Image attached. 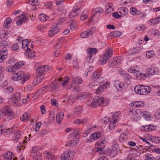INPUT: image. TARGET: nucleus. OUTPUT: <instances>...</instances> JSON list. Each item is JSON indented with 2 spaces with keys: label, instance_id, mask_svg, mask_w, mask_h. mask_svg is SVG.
Wrapping results in <instances>:
<instances>
[{
  "label": "nucleus",
  "instance_id": "1",
  "mask_svg": "<svg viewBox=\"0 0 160 160\" xmlns=\"http://www.w3.org/2000/svg\"><path fill=\"white\" fill-rule=\"evenodd\" d=\"M90 100H88L87 102V104H90V106L95 108L98 105L105 106H107L109 104V100L104 97H100L98 98L95 97L90 103Z\"/></svg>",
  "mask_w": 160,
  "mask_h": 160
},
{
  "label": "nucleus",
  "instance_id": "2",
  "mask_svg": "<svg viewBox=\"0 0 160 160\" xmlns=\"http://www.w3.org/2000/svg\"><path fill=\"white\" fill-rule=\"evenodd\" d=\"M151 88L147 86L138 85L136 86L134 88L135 92L139 95H145L147 92H150Z\"/></svg>",
  "mask_w": 160,
  "mask_h": 160
},
{
  "label": "nucleus",
  "instance_id": "3",
  "mask_svg": "<svg viewBox=\"0 0 160 160\" xmlns=\"http://www.w3.org/2000/svg\"><path fill=\"white\" fill-rule=\"evenodd\" d=\"M72 82L70 89L73 92L79 91V88L78 83H81L83 80L80 77H73L72 78Z\"/></svg>",
  "mask_w": 160,
  "mask_h": 160
},
{
  "label": "nucleus",
  "instance_id": "4",
  "mask_svg": "<svg viewBox=\"0 0 160 160\" xmlns=\"http://www.w3.org/2000/svg\"><path fill=\"white\" fill-rule=\"evenodd\" d=\"M107 141V138L104 137L101 138L97 143L98 146L97 152L100 154H103L104 153L105 151V144Z\"/></svg>",
  "mask_w": 160,
  "mask_h": 160
},
{
  "label": "nucleus",
  "instance_id": "5",
  "mask_svg": "<svg viewBox=\"0 0 160 160\" xmlns=\"http://www.w3.org/2000/svg\"><path fill=\"white\" fill-rule=\"evenodd\" d=\"M13 77L12 78L13 80L16 81L21 80L22 83L24 82L29 78L22 71H19L17 72L13 73Z\"/></svg>",
  "mask_w": 160,
  "mask_h": 160
},
{
  "label": "nucleus",
  "instance_id": "6",
  "mask_svg": "<svg viewBox=\"0 0 160 160\" xmlns=\"http://www.w3.org/2000/svg\"><path fill=\"white\" fill-rule=\"evenodd\" d=\"M112 54V50L111 48H108L99 61V63L102 64L105 63L111 57Z\"/></svg>",
  "mask_w": 160,
  "mask_h": 160
},
{
  "label": "nucleus",
  "instance_id": "7",
  "mask_svg": "<svg viewBox=\"0 0 160 160\" xmlns=\"http://www.w3.org/2000/svg\"><path fill=\"white\" fill-rule=\"evenodd\" d=\"M101 71L97 70L93 73L91 77L92 79H95L98 84L102 83L105 80V78L101 77Z\"/></svg>",
  "mask_w": 160,
  "mask_h": 160
},
{
  "label": "nucleus",
  "instance_id": "8",
  "mask_svg": "<svg viewBox=\"0 0 160 160\" xmlns=\"http://www.w3.org/2000/svg\"><path fill=\"white\" fill-rule=\"evenodd\" d=\"M96 29L94 27H92L88 30L82 32L80 34V37L82 38H86L88 37H91L93 34L95 32Z\"/></svg>",
  "mask_w": 160,
  "mask_h": 160
},
{
  "label": "nucleus",
  "instance_id": "9",
  "mask_svg": "<svg viewBox=\"0 0 160 160\" xmlns=\"http://www.w3.org/2000/svg\"><path fill=\"white\" fill-rule=\"evenodd\" d=\"M101 133L99 132H94L89 137V138L86 141V142L88 143L93 142L100 138L101 137Z\"/></svg>",
  "mask_w": 160,
  "mask_h": 160
},
{
  "label": "nucleus",
  "instance_id": "10",
  "mask_svg": "<svg viewBox=\"0 0 160 160\" xmlns=\"http://www.w3.org/2000/svg\"><path fill=\"white\" fill-rule=\"evenodd\" d=\"M73 157L70 151H67L61 155V160H71Z\"/></svg>",
  "mask_w": 160,
  "mask_h": 160
},
{
  "label": "nucleus",
  "instance_id": "11",
  "mask_svg": "<svg viewBox=\"0 0 160 160\" xmlns=\"http://www.w3.org/2000/svg\"><path fill=\"white\" fill-rule=\"evenodd\" d=\"M7 55V49L5 47H3L0 51V62H2L5 59Z\"/></svg>",
  "mask_w": 160,
  "mask_h": 160
},
{
  "label": "nucleus",
  "instance_id": "12",
  "mask_svg": "<svg viewBox=\"0 0 160 160\" xmlns=\"http://www.w3.org/2000/svg\"><path fill=\"white\" fill-rule=\"evenodd\" d=\"M156 129V127L151 125L142 126L141 128V130L143 132L152 131Z\"/></svg>",
  "mask_w": 160,
  "mask_h": 160
},
{
  "label": "nucleus",
  "instance_id": "13",
  "mask_svg": "<svg viewBox=\"0 0 160 160\" xmlns=\"http://www.w3.org/2000/svg\"><path fill=\"white\" fill-rule=\"evenodd\" d=\"M158 72V68L153 67L147 69L146 72L148 74V77L150 75L157 74Z\"/></svg>",
  "mask_w": 160,
  "mask_h": 160
},
{
  "label": "nucleus",
  "instance_id": "14",
  "mask_svg": "<svg viewBox=\"0 0 160 160\" xmlns=\"http://www.w3.org/2000/svg\"><path fill=\"white\" fill-rule=\"evenodd\" d=\"M114 85V87L118 91L121 92L123 89L122 83L118 80L115 81Z\"/></svg>",
  "mask_w": 160,
  "mask_h": 160
},
{
  "label": "nucleus",
  "instance_id": "15",
  "mask_svg": "<svg viewBox=\"0 0 160 160\" xmlns=\"http://www.w3.org/2000/svg\"><path fill=\"white\" fill-rule=\"evenodd\" d=\"M89 121V119L88 118L85 117L82 119H77L74 121V123L78 124H85L87 123Z\"/></svg>",
  "mask_w": 160,
  "mask_h": 160
},
{
  "label": "nucleus",
  "instance_id": "16",
  "mask_svg": "<svg viewBox=\"0 0 160 160\" xmlns=\"http://www.w3.org/2000/svg\"><path fill=\"white\" fill-rule=\"evenodd\" d=\"M92 94L89 92H84L80 95H78L77 97V99L82 100L87 98H90Z\"/></svg>",
  "mask_w": 160,
  "mask_h": 160
},
{
  "label": "nucleus",
  "instance_id": "17",
  "mask_svg": "<svg viewBox=\"0 0 160 160\" xmlns=\"http://www.w3.org/2000/svg\"><path fill=\"white\" fill-rule=\"evenodd\" d=\"M108 85H109V83L107 82L98 87L96 89V93L98 94L101 93L106 88Z\"/></svg>",
  "mask_w": 160,
  "mask_h": 160
},
{
  "label": "nucleus",
  "instance_id": "18",
  "mask_svg": "<svg viewBox=\"0 0 160 160\" xmlns=\"http://www.w3.org/2000/svg\"><path fill=\"white\" fill-rule=\"evenodd\" d=\"M21 94L20 93H17L14 94L12 96V101L15 104L20 101Z\"/></svg>",
  "mask_w": 160,
  "mask_h": 160
},
{
  "label": "nucleus",
  "instance_id": "19",
  "mask_svg": "<svg viewBox=\"0 0 160 160\" xmlns=\"http://www.w3.org/2000/svg\"><path fill=\"white\" fill-rule=\"evenodd\" d=\"M79 11V9H76V8H74L69 13L68 15V17L69 18H72L78 15V12Z\"/></svg>",
  "mask_w": 160,
  "mask_h": 160
},
{
  "label": "nucleus",
  "instance_id": "20",
  "mask_svg": "<svg viewBox=\"0 0 160 160\" xmlns=\"http://www.w3.org/2000/svg\"><path fill=\"white\" fill-rule=\"evenodd\" d=\"M137 78L138 79H140L141 78L144 79V78L148 77V74L146 73H143L140 72L138 71H137V73L136 75Z\"/></svg>",
  "mask_w": 160,
  "mask_h": 160
},
{
  "label": "nucleus",
  "instance_id": "21",
  "mask_svg": "<svg viewBox=\"0 0 160 160\" xmlns=\"http://www.w3.org/2000/svg\"><path fill=\"white\" fill-rule=\"evenodd\" d=\"M119 13L122 16L125 15L128 12V10L126 8L122 7L118 9Z\"/></svg>",
  "mask_w": 160,
  "mask_h": 160
},
{
  "label": "nucleus",
  "instance_id": "22",
  "mask_svg": "<svg viewBox=\"0 0 160 160\" xmlns=\"http://www.w3.org/2000/svg\"><path fill=\"white\" fill-rule=\"evenodd\" d=\"M44 78V76L43 74L35 78L33 82V83H34L35 85L36 86V85L38 84V83L41 82Z\"/></svg>",
  "mask_w": 160,
  "mask_h": 160
},
{
  "label": "nucleus",
  "instance_id": "23",
  "mask_svg": "<svg viewBox=\"0 0 160 160\" xmlns=\"http://www.w3.org/2000/svg\"><path fill=\"white\" fill-rule=\"evenodd\" d=\"M86 51L88 55L90 56H92V55L93 54H95L98 51L97 49L92 48H90L87 49Z\"/></svg>",
  "mask_w": 160,
  "mask_h": 160
},
{
  "label": "nucleus",
  "instance_id": "24",
  "mask_svg": "<svg viewBox=\"0 0 160 160\" xmlns=\"http://www.w3.org/2000/svg\"><path fill=\"white\" fill-rule=\"evenodd\" d=\"M63 38L61 37L59 38L57 41L56 45L55 46V48L56 49H59L62 46V44L63 42Z\"/></svg>",
  "mask_w": 160,
  "mask_h": 160
},
{
  "label": "nucleus",
  "instance_id": "25",
  "mask_svg": "<svg viewBox=\"0 0 160 160\" xmlns=\"http://www.w3.org/2000/svg\"><path fill=\"white\" fill-rule=\"evenodd\" d=\"M20 15V16H19V18H21V17H23L16 22V23L18 26H20L23 22H25L28 19L27 18L25 17L23 15H22L21 14Z\"/></svg>",
  "mask_w": 160,
  "mask_h": 160
},
{
  "label": "nucleus",
  "instance_id": "26",
  "mask_svg": "<svg viewBox=\"0 0 160 160\" xmlns=\"http://www.w3.org/2000/svg\"><path fill=\"white\" fill-rule=\"evenodd\" d=\"M128 137L126 134L122 133L121 134L119 138V140L120 142L122 143H124L125 142L127 139Z\"/></svg>",
  "mask_w": 160,
  "mask_h": 160
},
{
  "label": "nucleus",
  "instance_id": "27",
  "mask_svg": "<svg viewBox=\"0 0 160 160\" xmlns=\"http://www.w3.org/2000/svg\"><path fill=\"white\" fill-rule=\"evenodd\" d=\"M78 143V141H75L74 140H72L68 141L66 145L70 147H75L76 146Z\"/></svg>",
  "mask_w": 160,
  "mask_h": 160
},
{
  "label": "nucleus",
  "instance_id": "28",
  "mask_svg": "<svg viewBox=\"0 0 160 160\" xmlns=\"http://www.w3.org/2000/svg\"><path fill=\"white\" fill-rule=\"evenodd\" d=\"M14 156V155L13 153L10 152H8L4 154V158L8 160H11Z\"/></svg>",
  "mask_w": 160,
  "mask_h": 160
},
{
  "label": "nucleus",
  "instance_id": "29",
  "mask_svg": "<svg viewBox=\"0 0 160 160\" xmlns=\"http://www.w3.org/2000/svg\"><path fill=\"white\" fill-rule=\"evenodd\" d=\"M83 109V107L81 106H78L75 108L74 112L76 114L79 115L82 113Z\"/></svg>",
  "mask_w": 160,
  "mask_h": 160
},
{
  "label": "nucleus",
  "instance_id": "30",
  "mask_svg": "<svg viewBox=\"0 0 160 160\" xmlns=\"http://www.w3.org/2000/svg\"><path fill=\"white\" fill-rule=\"evenodd\" d=\"M130 11L133 15H138L140 13V11H138L135 8L131 7L130 9Z\"/></svg>",
  "mask_w": 160,
  "mask_h": 160
},
{
  "label": "nucleus",
  "instance_id": "31",
  "mask_svg": "<svg viewBox=\"0 0 160 160\" xmlns=\"http://www.w3.org/2000/svg\"><path fill=\"white\" fill-rule=\"evenodd\" d=\"M77 96L70 95L68 97V100L69 102L70 101L71 102H75L76 100L78 99H77Z\"/></svg>",
  "mask_w": 160,
  "mask_h": 160
},
{
  "label": "nucleus",
  "instance_id": "32",
  "mask_svg": "<svg viewBox=\"0 0 160 160\" xmlns=\"http://www.w3.org/2000/svg\"><path fill=\"white\" fill-rule=\"evenodd\" d=\"M30 119L29 116L27 113H25L20 118L22 121H26Z\"/></svg>",
  "mask_w": 160,
  "mask_h": 160
},
{
  "label": "nucleus",
  "instance_id": "33",
  "mask_svg": "<svg viewBox=\"0 0 160 160\" xmlns=\"http://www.w3.org/2000/svg\"><path fill=\"white\" fill-rule=\"evenodd\" d=\"M21 136V132L20 131H18L16 132L14 136H13V140L16 141L17 142Z\"/></svg>",
  "mask_w": 160,
  "mask_h": 160
},
{
  "label": "nucleus",
  "instance_id": "34",
  "mask_svg": "<svg viewBox=\"0 0 160 160\" xmlns=\"http://www.w3.org/2000/svg\"><path fill=\"white\" fill-rule=\"evenodd\" d=\"M134 105L135 107L140 108L144 106V104L142 101H135L134 102Z\"/></svg>",
  "mask_w": 160,
  "mask_h": 160
},
{
  "label": "nucleus",
  "instance_id": "35",
  "mask_svg": "<svg viewBox=\"0 0 160 160\" xmlns=\"http://www.w3.org/2000/svg\"><path fill=\"white\" fill-rule=\"evenodd\" d=\"M49 18V17L47 16L46 15L44 14H41L40 17H39V19L41 21L45 22L46 20H48Z\"/></svg>",
  "mask_w": 160,
  "mask_h": 160
},
{
  "label": "nucleus",
  "instance_id": "36",
  "mask_svg": "<svg viewBox=\"0 0 160 160\" xmlns=\"http://www.w3.org/2000/svg\"><path fill=\"white\" fill-rule=\"evenodd\" d=\"M116 63L115 61L114 58L111 59L109 62V66L110 67H115L117 66Z\"/></svg>",
  "mask_w": 160,
  "mask_h": 160
},
{
  "label": "nucleus",
  "instance_id": "37",
  "mask_svg": "<svg viewBox=\"0 0 160 160\" xmlns=\"http://www.w3.org/2000/svg\"><path fill=\"white\" fill-rule=\"evenodd\" d=\"M122 33L119 31H116L110 33L111 35L114 37H119L122 35Z\"/></svg>",
  "mask_w": 160,
  "mask_h": 160
},
{
  "label": "nucleus",
  "instance_id": "38",
  "mask_svg": "<svg viewBox=\"0 0 160 160\" xmlns=\"http://www.w3.org/2000/svg\"><path fill=\"white\" fill-rule=\"evenodd\" d=\"M93 79L94 81L90 82L89 84V86L91 88L93 87L96 88L97 86L98 85V83H96V80L95 79Z\"/></svg>",
  "mask_w": 160,
  "mask_h": 160
},
{
  "label": "nucleus",
  "instance_id": "39",
  "mask_svg": "<svg viewBox=\"0 0 160 160\" xmlns=\"http://www.w3.org/2000/svg\"><path fill=\"white\" fill-rule=\"evenodd\" d=\"M154 52L153 51H149L146 52V55L148 58L152 57L154 56Z\"/></svg>",
  "mask_w": 160,
  "mask_h": 160
},
{
  "label": "nucleus",
  "instance_id": "40",
  "mask_svg": "<svg viewBox=\"0 0 160 160\" xmlns=\"http://www.w3.org/2000/svg\"><path fill=\"white\" fill-rule=\"evenodd\" d=\"M38 2V0H28L27 2V3L32 6H36L37 5L36 4Z\"/></svg>",
  "mask_w": 160,
  "mask_h": 160
},
{
  "label": "nucleus",
  "instance_id": "41",
  "mask_svg": "<svg viewBox=\"0 0 160 160\" xmlns=\"http://www.w3.org/2000/svg\"><path fill=\"white\" fill-rule=\"evenodd\" d=\"M135 117L137 118L138 116L136 115H140L141 116H142V114L144 112H142V110L140 109H135Z\"/></svg>",
  "mask_w": 160,
  "mask_h": 160
},
{
  "label": "nucleus",
  "instance_id": "42",
  "mask_svg": "<svg viewBox=\"0 0 160 160\" xmlns=\"http://www.w3.org/2000/svg\"><path fill=\"white\" fill-rule=\"evenodd\" d=\"M142 117L147 120H149L150 119V117L149 114V113L146 111L143 112V113L142 116Z\"/></svg>",
  "mask_w": 160,
  "mask_h": 160
},
{
  "label": "nucleus",
  "instance_id": "43",
  "mask_svg": "<svg viewBox=\"0 0 160 160\" xmlns=\"http://www.w3.org/2000/svg\"><path fill=\"white\" fill-rule=\"evenodd\" d=\"M13 90V88L12 86L8 87L6 88L4 91L6 93H10L12 92Z\"/></svg>",
  "mask_w": 160,
  "mask_h": 160
},
{
  "label": "nucleus",
  "instance_id": "44",
  "mask_svg": "<svg viewBox=\"0 0 160 160\" xmlns=\"http://www.w3.org/2000/svg\"><path fill=\"white\" fill-rule=\"evenodd\" d=\"M70 28L72 30H74L77 27L76 23L75 21L72 22L70 25Z\"/></svg>",
  "mask_w": 160,
  "mask_h": 160
},
{
  "label": "nucleus",
  "instance_id": "45",
  "mask_svg": "<svg viewBox=\"0 0 160 160\" xmlns=\"http://www.w3.org/2000/svg\"><path fill=\"white\" fill-rule=\"evenodd\" d=\"M28 45V43H25L24 41L22 42V48L26 51H28L30 49Z\"/></svg>",
  "mask_w": 160,
  "mask_h": 160
},
{
  "label": "nucleus",
  "instance_id": "46",
  "mask_svg": "<svg viewBox=\"0 0 160 160\" xmlns=\"http://www.w3.org/2000/svg\"><path fill=\"white\" fill-rule=\"evenodd\" d=\"M44 71V69L42 66H41L38 68L36 70V73L37 74H39L42 73Z\"/></svg>",
  "mask_w": 160,
  "mask_h": 160
},
{
  "label": "nucleus",
  "instance_id": "47",
  "mask_svg": "<svg viewBox=\"0 0 160 160\" xmlns=\"http://www.w3.org/2000/svg\"><path fill=\"white\" fill-rule=\"evenodd\" d=\"M47 155L48 160H56V158L49 153H48Z\"/></svg>",
  "mask_w": 160,
  "mask_h": 160
},
{
  "label": "nucleus",
  "instance_id": "48",
  "mask_svg": "<svg viewBox=\"0 0 160 160\" xmlns=\"http://www.w3.org/2000/svg\"><path fill=\"white\" fill-rule=\"evenodd\" d=\"M58 85V84L57 83H53L50 85L49 87L51 89H52V90H54L57 88Z\"/></svg>",
  "mask_w": 160,
  "mask_h": 160
},
{
  "label": "nucleus",
  "instance_id": "49",
  "mask_svg": "<svg viewBox=\"0 0 160 160\" xmlns=\"http://www.w3.org/2000/svg\"><path fill=\"white\" fill-rule=\"evenodd\" d=\"M73 64V66L74 68H78L79 65L78 62V60L76 58L74 59Z\"/></svg>",
  "mask_w": 160,
  "mask_h": 160
},
{
  "label": "nucleus",
  "instance_id": "50",
  "mask_svg": "<svg viewBox=\"0 0 160 160\" xmlns=\"http://www.w3.org/2000/svg\"><path fill=\"white\" fill-rule=\"evenodd\" d=\"M31 50L30 49L28 52V57L30 58H32V57H34L35 55V52L34 51H31Z\"/></svg>",
  "mask_w": 160,
  "mask_h": 160
},
{
  "label": "nucleus",
  "instance_id": "51",
  "mask_svg": "<svg viewBox=\"0 0 160 160\" xmlns=\"http://www.w3.org/2000/svg\"><path fill=\"white\" fill-rule=\"evenodd\" d=\"M8 45V42L5 41H0V47L7 46Z\"/></svg>",
  "mask_w": 160,
  "mask_h": 160
},
{
  "label": "nucleus",
  "instance_id": "52",
  "mask_svg": "<svg viewBox=\"0 0 160 160\" xmlns=\"http://www.w3.org/2000/svg\"><path fill=\"white\" fill-rule=\"evenodd\" d=\"M117 122L116 119H114L113 120L112 119H111V121H110V124L109 127L110 128H111V127H115V125H114V124H115Z\"/></svg>",
  "mask_w": 160,
  "mask_h": 160
},
{
  "label": "nucleus",
  "instance_id": "53",
  "mask_svg": "<svg viewBox=\"0 0 160 160\" xmlns=\"http://www.w3.org/2000/svg\"><path fill=\"white\" fill-rule=\"evenodd\" d=\"M6 69L7 71H8L9 72H14V70H13V67L12 66V65L7 66Z\"/></svg>",
  "mask_w": 160,
  "mask_h": 160
},
{
  "label": "nucleus",
  "instance_id": "54",
  "mask_svg": "<svg viewBox=\"0 0 160 160\" xmlns=\"http://www.w3.org/2000/svg\"><path fill=\"white\" fill-rule=\"evenodd\" d=\"M145 158L146 160H151L153 158L151 154L147 153L146 154Z\"/></svg>",
  "mask_w": 160,
  "mask_h": 160
},
{
  "label": "nucleus",
  "instance_id": "55",
  "mask_svg": "<svg viewBox=\"0 0 160 160\" xmlns=\"http://www.w3.org/2000/svg\"><path fill=\"white\" fill-rule=\"evenodd\" d=\"M117 149H114V148H112L110 153V155L112 156H114L117 155Z\"/></svg>",
  "mask_w": 160,
  "mask_h": 160
},
{
  "label": "nucleus",
  "instance_id": "56",
  "mask_svg": "<svg viewBox=\"0 0 160 160\" xmlns=\"http://www.w3.org/2000/svg\"><path fill=\"white\" fill-rule=\"evenodd\" d=\"M139 31H143L145 29V27L143 25H142L138 26L136 28Z\"/></svg>",
  "mask_w": 160,
  "mask_h": 160
},
{
  "label": "nucleus",
  "instance_id": "57",
  "mask_svg": "<svg viewBox=\"0 0 160 160\" xmlns=\"http://www.w3.org/2000/svg\"><path fill=\"white\" fill-rule=\"evenodd\" d=\"M128 72L131 73H136L137 71L133 67L129 68L128 69Z\"/></svg>",
  "mask_w": 160,
  "mask_h": 160
},
{
  "label": "nucleus",
  "instance_id": "58",
  "mask_svg": "<svg viewBox=\"0 0 160 160\" xmlns=\"http://www.w3.org/2000/svg\"><path fill=\"white\" fill-rule=\"evenodd\" d=\"M51 104L54 106L57 107L58 105L57 101L54 99H52L51 100Z\"/></svg>",
  "mask_w": 160,
  "mask_h": 160
},
{
  "label": "nucleus",
  "instance_id": "59",
  "mask_svg": "<svg viewBox=\"0 0 160 160\" xmlns=\"http://www.w3.org/2000/svg\"><path fill=\"white\" fill-rule=\"evenodd\" d=\"M87 60L89 63H92L93 60V58L92 56L88 55Z\"/></svg>",
  "mask_w": 160,
  "mask_h": 160
},
{
  "label": "nucleus",
  "instance_id": "60",
  "mask_svg": "<svg viewBox=\"0 0 160 160\" xmlns=\"http://www.w3.org/2000/svg\"><path fill=\"white\" fill-rule=\"evenodd\" d=\"M133 154L135 156H139L141 154V152L138 151L133 150Z\"/></svg>",
  "mask_w": 160,
  "mask_h": 160
},
{
  "label": "nucleus",
  "instance_id": "61",
  "mask_svg": "<svg viewBox=\"0 0 160 160\" xmlns=\"http://www.w3.org/2000/svg\"><path fill=\"white\" fill-rule=\"evenodd\" d=\"M123 77L125 79H127L128 80L130 79L131 78V76L127 72H125V74L123 75Z\"/></svg>",
  "mask_w": 160,
  "mask_h": 160
},
{
  "label": "nucleus",
  "instance_id": "62",
  "mask_svg": "<svg viewBox=\"0 0 160 160\" xmlns=\"http://www.w3.org/2000/svg\"><path fill=\"white\" fill-rule=\"evenodd\" d=\"M41 111L42 113L43 114L46 112L45 107V106L42 105L40 107Z\"/></svg>",
  "mask_w": 160,
  "mask_h": 160
},
{
  "label": "nucleus",
  "instance_id": "63",
  "mask_svg": "<svg viewBox=\"0 0 160 160\" xmlns=\"http://www.w3.org/2000/svg\"><path fill=\"white\" fill-rule=\"evenodd\" d=\"M13 3L12 0H8L7 2V5L8 7H11Z\"/></svg>",
  "mask_w": 160,
  "mask_h": 160
},
{
  "label": "nucleus",
  "instance_id": "64",
  "mask_svg": "<svg viewBox=\"0 0 160 160\" xmlns=\"http://www.w3.org/2000/svg\"><path fill=\"white\" fill-rule=\"evenodd\" d=\"M155 116L158 119L160 118V109L157 110L155 113Z\"/></svg>",
  "mask_w": 160,
  "mask_h": 160
}]
</instances>
